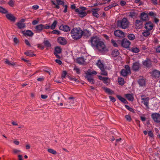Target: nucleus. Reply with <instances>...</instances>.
Masks as SVG:
<instances>
[{
  "instance_id": "49530a36",
  "label": "nucleus",
  "mask_w": 160,
  "mask_h": 160,
  "mask_svg": "<svg viewBox=\"0 0 160 160\" xmlns=\"http://www.w3.org/2000/svg\"><path fill=\"white\" fill-rule=\"evenodd\" d=\"M43 43L47 47H50L51 46V44L48 40L44 41Z\"/></svg>"
},
{
  "instance_id": "f3484780",
  "label": "nucleus",
  "mask_w": 160,
  "mask_h": 160,
  "mask_svg": "<svg viewBox=\"0 0 160 160\" xmlns=\"http://www.w3.org/2000/svg\"><path fill=\"white\" fill-rule=\"evenodd\" d=\"M82 36L85 37H88L91 36V32L90 31L87 29H84L82 31Z\"/></svg>"
},
{
  "instance_id": "a211bd4d",
  "label": "nucleus",
  "mask_w": 160,
  "mask_h": 160,
  "mask_svg": "<svg viewBox=\"0 0 160 160\" xmlns=\"http://www.w3.org/2000/svg\"><path fill=\"white\" fill-rule=\"evenodd\" d=\"M141 19L142 21H146L148 20V15L147 14L143 12L141 14Z\"/></svg>"
},
{
  "instance_id": "dca6fc26",
  "label": "nucleus",
  "mask_w": 160,
  "mask_h": 160,
  "mask_svg": "<svg viewBox=\"0 0 160 160\" xmlns=\"http://www.w3.org/2000/svg\"><path fill=\"white\" fill-rule=\"evenodd\" d=\"M58 42L61 45H64L66 44L67 41L63 37H60L58 38Z\"/></svg>"
},
{
  "instance_id": "5fc2aeb1",
  "label": "nucleus",
  "mask_w": 160,
  "mask_h": 160,
  "mask_svg": "<svg viewBox=\"0 0 160 160\" xmlns=\"http://www.w3.org/2000/svg\"><path fill=\"white\" fill-rule=\"evenodd\" d=\"M73 69L74 71H75L76 72L77 74H79L80 73V69L78 68H77V67H75Z\"/></svg>"
},
{
  "instance_id": "4c0bfd02",
  "label": "nucleus",
  "mask_w": 160,
  "mask_h": 160,
  "mask_svg": "<svg viewBox=\"0 0 160 160\" xmlns=\"http://www.w3.org/2000/svg\"><path fill=\"white\" fill-rule=\"evenodd\" d=\"M118 82L120 85H123L124 83V79L122 78H118Z\"/></svg>"
},
{
  "instance_id": "bb28decb",
  "label": "nucleus",
  "mask_w": 160,
  "mask_h": 160,
  "mask_svg": "<svg viewBox=\"0 0 160 160\" xmlns=\"http://www.w3.org/2000/svg\"><path fill=\"white\" fill-rule=\"evenodd\" d=\"M22 33L25 35H27L30 37H32L33 34V33L30 30H27L25 32L24 31L22 32Z\"/></svg>"
},
{
  "instance_id": "6e6552de",
  "label": "nucleus",
  "mask_w": 160,
  "mask_h": 160,
  "mask_svg": "<svg viewBox=\"0 0 160 160\" xmlns=\"http://www.w3.org/2000/svg\"><path fill=\"white\" fill-rule=\"evenodd\" d=\"M151 117L154 121L157 123L160 122V114L158 113L152 114Z\"/></svg>"
},
{
  "instance_id": "79ce46f5",
  "label": "nucleus",
  "mask_w": 160,
  "mask_h": 160,
  "mask_svg": "<svg viewBox=\"0 0 160 160\" xmlns=\"http://www.w3.org/2000/svg\"><path fill=\"white\" fill-rule=\"evenodd\" d=\"M149 30H146L144 31L142 33V34L143 36L145 37H148L149 36L150 34V32L149 31Z\"/></svg>"
},
{
  "instance_id": "de8ad7c7",
  "label": "nucleus",
  "mask_w": 160,
  "mask_h": 160,
  "mask_svg": "<svg viewBox=\"0 0 160 160\" xmlns=\"http://www.w3.org/2000/svg\"><path fill=\"white\" fill-rule=\"evenodd\" d=\"M129 16L132 18H134L137 16V14L135 12H130Z\"/></svg>"
},
{
  "instance_id": "473e14b6",
  "label": "nucleus",
  "mask_w": 160,
  "mask_h": 160,
  "mask_svg": "<svg viewBox=\"0 0 160 160\" xmlns=\"http://www.w3.org/2000/svg\"><path fill=\"white\" fill-rule=\"evenodd\" d=\"M142 20L141 19L140 20H137L135 22V25L136 26L139 27L140 26H141L142 24Z\"/></svg>"
},
{
  "instance_id": "0eeeda50",
  "label": "nucleus",
  "mask_w": 160,
  "mask_h": 160,
  "mask_svg": "<svg viewBox=\"0 0 160 160\" xmlns=\"http://www.w3.org/2000/svg\"><path fill=\"white\" fill-rule=\"evenodd\" d=\"M142 103H143L148 109L149 108V98L146 97L145 95H142L141 96Z\"/></svg>"
},
{
  "instance_id": "774afa93",
  "label": "nucleus",
  "mask_w": 160,
  "mask_h": 160,
  "mask_svg": "<svg viewBox=\"0 0 160 160\" xmlns=\"http://www.w3.org/2000/svg\"><path fill=\"white\" fill-rule=\"evenodd\" d=\"M56 62L58 63L59 65H61L62 64V61L59 59H56L55 60Z\"/></svg>"
},
{
  "instance_id": "72a5a7b5",
  "label": "nucleus",
  "mask_w": 160,
  "mask_h": 160,
  "mask_svg": "<svg viewBox=\"0 0 160 160\" xmlns=\"http://www.w3.org/2000/svg\"><path fill=\"white\" fill-rule=\"evenodd\" d=\"M119 54V52L117 50L115 49L112 52V54L114 57L117 56Z\"/></svg>"
},
{
  "instance_id": "c03bdc74",
  "label": "nucleus",
  "mask_w": 160,
  "mask_h": 160,
  "mask_svg": "<svg viewBox=\"0 0 160 160\" xmlns=\"http://www.w3.org/2000/svg\"><path fill=\"white\" fill-rule=\"evenodd\" d=\"M101 74L102 75L107 76H108L107 72L105 70V68H103V69L101 70Z\"/></svg>"
},
{
  "instance_id": "f704fd0d",
  "label": "nucleus",
  "mask_w": 160,
  "mask_h": 160,
  "mask_svg": "<svg viewBox=\"0 0 160 160\" xmlns=\"http://www.w3.org/2000/svg\"><path fill=\"white\" fill-rule=\"evenodd\" d=\"M135 35L132 33H130L128 34V38L129 39L131 40H133L135 38Z\"/></svg>"
},
{
  "instance_id": "2eb2a0df",
  "label": "nucleus",
  "mask_w": 160,
  "mask_h": 160,
  "mask_svg": "<svg viewBox=\"0 0 160 160\" xmlns=\"http://www.w3.org/2000/svg\"><path fill=\"white\" fill-rule=\"evenodd\" d=\"M59 28L61 30L66 32L70 31V29L69 26L64 25H61L59 27Z\"/></svg>"
},
{
  "instance_id": "a19ab883",
  "label": "nucleus",
  "mask_w": 160,
  "mask_h": 160,
  "mask_svg": "<svg viewBox=\"0 0 160 160\" xmlns=\"http://www.w3.org/2000/svg\"><path fill=\"white\" fill-rule=\"evenodd\" d=\"M57 24V21L56 20H55L53 22L52 25L50 26V28L52 30L54 29Z\"/></svg>"
},
{
  "instance_id": "603ef678",
  "label": "nucleus",
  "mask_w": 160,
  "mask_h": 160,
  "mask_svg": "<svg viewBox=\"0 0 160 160\" xmlns=\"http://www.w3.org/2000/svg\"><path fill=\"white\" fill-rule=\"evenodd\" d=\"M67 74V72L66 71H63L62 74L61 78L62 79H63L65 77Z\"/></svg>"
},
{
  "instance_id": "4d7b16f0",
  "label": "nucleus",
  "mask_w": 160,
  "mask_h": 160,
  "mask_svg": "<svg viewBox=\"0 0 160 160\" xmlns=\"http://www.w3.org/2000/svg\"><path fill=\"white\" fill-rule=\"evenodd\" d=\"M148 14L152 17H155L156 16V14L152 12H150L148 13Z\"/></svg>"
},
{
  "instance_id": "f8f14e48",
  "label": "nucleus",
  "mask_w": 160,
  "mask_h": 160,
  "mask_svg": "<svg viewBox=\"0 0 160 160\" xmlns=\"http://www.w3.org/2000/svg\"><path fill=\"white\" fill-rule=\"evenodd\" d=\"M154 25L151 22L149 21L146 22L145 24V28L146 30L150 31L152 29Z\"/></svg>"
},
{
  "instance_id": "4be33fe9",
  "label": "nucleus",
  "mask_w": 160,
  "mask_h": 160,
  "mask_svg": "<svg viewBox=\"0 0 160 160\" xmlns=\"http://www.w3.org/2000/svg\"><path fill=\"white\" fill-rule=\"evenodd\" d=\"M85 78H87L88 80L91 84H94L95 83V81L92 76L88 75H86Z\"/></svg>"
},
{
  "instance_id": "3c124183",
  "label": "nucleus",
  "mask_w": 160,
  "mask_h": 160,
  "mask_svg": "<svg viewBox=\"0 0 160 160\" xmlns=\"http://www.w3.org/2000/svg\"><path fill=\"white\" fill-rule=\"evenodd\" d=\"M57 3L58 5H64V2L63 1L61 0H56Z\"/></svg>"
},
{
  "instance_id": "13d9d810",
  "label": "nucleus",
  "mask_w": 160,
  "mask_h": 160,
  "mask_svg": "<svg viewBox=\"0 0 160 160\" xmlns=\"http://www.w3.org/2000/svg\"><path fill=\"white\" fill-rule=\"evenodd\" d=\"M111 41L112 43V44L115 47H118V45L117 44V43H116L115 41H114V40H113V39H112Z\"/></svg>"
},
{
  "instance_id": "c85d7f7f",
  "label": "nucleus",
  "mask_w": 160,
  "mask_h": 160,
  "mask_svg": "<svg viewBox=\"0 0 160 160\" xmlns=\"http://www.w3.org/2000/svg\"><path fill=\"white\" fill-rule=\"evenodd\" d=\"M117 97L119 100H120L123 103L125 104L128 103V102L127 100L124 98L122 97L121 96L119 95H117Z\"/></svg>"
},
{
  "instance_id": "bf43d9fd",
  "label": "nucleus",
  "mask_w": 160,
  "mask_h": 160,
  "mask_svg": "<svg viewBox=\"0 0 160 160\" xmlns=\"http://www.w3.org/2000/svg\"><path fill=\"white\" fill-rule=\"evenodd\" d=\"M125 117L127 120L130 121L131 120V118L130 116L128 115H126L125 116Z\"/></svg>"
},
{
  "instance_id": "c9c22d12",
  "label": "nucleus",
  "mask_w": 160,
  "mask_h": 160,
  "mask_svg": "<svg viewBox=\"0 0 160 160\" xmlns=\"http://www.w3.org/2000/svg\"><path fill=\"white\" fill-rule=\"evenodd\" d=\"M24 54L27 56H29L31 57H33L35 56V55L33 54L31 51H28L24 53Z\"/></svg>"
},
{
  "instance_id": "423d86ee",
  "label": "nucleus",
  "mask_w": 160,
  "mask_h": 160,
  "mask_svg": "<svg viewBox=\"0 0 160 160\" xmlns=\"http://www.w3.org/2000/svg\"><path fill=\"white\" fill-rule=\"evenodd\" d=\"M125 69H122L120 72L121 75L123 77H126L128 74L131 73L130 68L129 66H125Z\"/></svg>"
},
{
  "instance_id": "6e6d98bb",
  "label": "nucleus",
  "mask_w": 160,
  "mask_h": 160,
  "mask_svg": "<svg viewBox=\"0 0 160 160\" xmlns=\"http://www.w3.org/2000/svg\"><path fill=\"white\" fill-rule=\"evenodd\" d=\"M21 152V151L20 150H17L16 149H14L13 150V152L14 154H17Z\"/></svg>"
},
{
  "instance_id": "1a4fd4ad",
  "label": "nucleus",
  "mask_w": 160,
  "mask_h": 160,
  "mask_svg": "<svg viewBox=\"0 0 160 160\" xmlns=\"http://www.w3.org/2000/svg\"><path fill=\"white\" fill-rule=\"evenodd\" d=\"M152 78H159L160 77V72L157 70H154L150 72Z\"/></svg>"
},
{
  "instance_id": "680f3d73",
  "label": "nucleus",
  "mask_w": 160,
  "mask_h": 160,
  "mask_svg": "<svg viewBox=\"0 0 160 160\" xmlns=\"http://www.w3.org/2000/svg\"><path fill=\"white\" fill-rule=\"evenodd\" d=\"M68 78L71 80L72 81H74L75 82H78V80L77 79L75 78H72L70 76H68Z\"/></svg>"
},
{
  "instance_id": "c756f323",
  "label": "nucleus",
  "mask_w": 160,
  "mask_h": 160,
  "mask_svg": "<svg viewBox=\"0 0 160 160\" xmlns=\"http://www.w3.org/2000/svg\"><path fill=\"white\" fill-rule=\"evenodd\" d=\"M97 65L101 70L103 69L104 68L103 64L101 62L100 60H98L97 63Z\"/></svg>"
},
{
  "instance_id": "9d476101",
  "label": "nucleus",
  "mask_w": 160,
  "mask_h": 160,
  "mask_svg": "<svg viewBox=\"0 0 160 160\" xmlns=\"http://www.w3.org/2000/svg\"><path fill=\"white\" fill-rule=\"evenodd\" d=\"M122 46L125 48H127L131 44V42L127 39L124 38L122 39L121 42Z\"/></svg>"
},
{
  "instance_id": "ddd939ff",
  "label": "nucleus",
  "mask_w": 160,
  "mask_h": 160,
  "mask_svg": "<svg viewBox=\"0 0 160 160\" xmlns=\"http://www.w3.org/2000/svg\"><path fill=\"white\" fill-rule=\"evenodd\" d=\"M142 64L146 67L150 68L151 66L152 62L150 59L147 58L142 62Z\"/></svg>"
},
{
  "instance_id": "f03ea898",
  "label": "nucleus",
  "mask_w": 160,
  "mask_h": 160,
  "mask_svg": "<svg viewBox=\"0 0 160 160\" xmlns=\"http://www.w3.org/2000/svg\"><path fill=\"white\" fill-rule=\"evenodd\" d=\"M129 22L126 18H124L122 20H118L117 22L118 26L123 29L127 28L129 27Z\"/></svg>"
},
{
  "instance_id": "864d4df0",
  "label": "nucleus",
  "mask_w": 160,
  "mask_h": 160,
  "mask_svg": "<svg viewBox=\"0 0 160 160\" xmlns=\"http://www.w3.org/2000/svg\"><path fill=\"white\" fill-rule=\"evenodd\" d=\"M118 5V4L116 3H113L110 5L108 6L109 7H110V9L112 8V7H115Z\"/></svg>"
},
{
  "instance_id": "b1692460",
  "label": "nucleus",
  "mask_w": 160,
  "mask_h": 160,
  "mask_svg": "<svg viewBox=\"0 0 160 160\" xmlns=\"http://www.w3.org/2000/svg\"><path fill=\"white\" fill-rule=\"evenodd\" d=\"M103 89L105 92L109 95H112L114 93V91L108 88L104 87Z\"/></svg>"
},
{
  "instance_id": "f257e3e1",
  "label": "nucleus",
  "mask_w": 160,
  "mask_h": 160,
  "mask_svg": "<svg viewBox=\"0 0 160 160\" xmlns=\"http://www.w3.org/2000/svg\"><path fill=\"white\" fill-rule=\"evenodd\" d=\"M82 30L80 28H74L71 30L70 34L73 39L77 40L82 37Z\"/></svg>"
},
{
  "instance_id": "cd10ccee",
  "label": "nucleus",
  "mask_w": 160,
  "mask_h": 160,
  "mask_svg": "<svg viewBox=\"0 0 160 160\" xmlns=\"http://www.w3.org/2000/svg\"><path fill=\"white\" fill-rule=\"evenodd\" d=\"M138 82L141 86H143L145 85V80L143 78L139 79L138 81Z\"/></svg>"
},
{
  "instance_id": "e2e57ef3",
  "label": "nucleus",
  "mask_w": 160,
  "mask_h": 160,
  "mask_svg": "<svg viewBox=\"0 0 160 160\" xmlns=\"http://www.w3.org/2000/svg\"><path fill=\"white\" fill-rule=\"evenodd\" d=\"M109 98L110 100L113 102H114L116 100L115 98L113 97L110 96H109Z\"/></svg>"
},
{
  "instance_id": "2f4dec72",
  "label": "nucleus",
  "mask_w": 160,
  "mask_h": 160,
  "mask_svg": "<svg viewBox=\"0 0 160 160\" xmlns=\"http://www.w3.org/2000/svg\"><path fill=\"white\" fill-rule=\"evenodd\" d=\"M5 63L8 64L9 66H14L16 65V64L15 63L12 62H10L9 60H8L7 59H6L5 61Z\"/></svg>"
},
{
  "instance_id": "0e129e2a",
  "label": "nucleus",
  "mask_w": 160,
  "mask_h": 160,
  "mask_svg": "<svg viewBox=\"0 0 160 160\" xmlns=\"http://www.w3.org/2000/svg\"><path fill=\"white\" fill-rule=\"evenodd\" d=\"M25 44L27 45L28 46H29L30 47H31V45L29 42L28 41V40H27V39L25 40Z\"/></svg>"
},
{
  "instance_id": "338daca9",
  "label": "nucleus",
  "mask_w": 160,
  "mask_h": 160,
  "mask_svg": "<svg viewBox=\"0 0 160 160\" xmlns=\"http://www.w3.org/2000/svg\"><path fill=\"white\" fill-rule=\"evenodd\" d=\"M38 48H41V49H43L44 48V47L40 44H38Z\"/></svg>"
},
{
  "instance_id": "412c9836",
  "label": "nucleus",
  "mask_w": 160,
  "mask_h": 160,
  "mask_svg": "<svg viewBox=\"0 0 160 160\" xmlns=\"http://www.w3.org/2000/svg\"><path fill=\"white\" fill-rule=\"evenodd\" d=\"M99 8L93 9L92 10V14L93 15L96 17L98 18L99 16V14L97 13V12L99 11Z\"/></svg>"
},
{
  "instance_id": "e433bc0d",
  "label": "nucleus",
  "mask_w": 160,
  "mask_h": 160,
  "mask_svg": "<svg viewBox=\"0 0 160 160\" xmlns=\"http://www.w3.org/2000/svg\"><path fill=\"white\" fill-rule=\"evenodd\" d=\"M131 49V51L134 53H138L140 51L139 49L137 47H132Z\"/></svg>"
},
{
  "instance_id": "9b49d317",
  "label": "nucleus",
  "mask_w": 160,
  "mask_h": 160,
  "mask_svg": "<svg viewBox=\"0 0 160 160\" xmlns=\"http://www.w3.org/2000/svg\"><path fill=\"white\" fill-rule=\"evenodd\" d=\"M114 34L116 36L120 38H123L124 37V33L120 30H115L114 32Z\"/></svg>"
},
{
  "instance_id": "09e8293b",
  "label": "nucleus",
  "mask_w": 160,
  "mask_h": 160,
  "mask_svg": "<svg viewBox=\"0 0 160 160\" xmlns=\"http://www.w3.org/2000/svg\"><path fill=\"white\" fill-rule=\"evenodd\" d=\"M125 107L129 111H130L131 112H134V110L132 108L130 107L128 105H125Z\"/></svg>"
},
{
  "instance_id": "8fccbe9b",
  "label": "nucleus",
  "mask_w": 160,
  "mask_h": 160,
  "mask_svg": "<svg viewBox=\"0 0 160 160\" xmlns=\"http://www.w3.org/2000/svg\"><path fill=\"white\" fill-rule=\"evenodd\" d=\"M14 1H13L12 0H10L8 2V4L11 7H12L14 5Z\"/></svg>"
},
{
  "instance_id": "20e7f679",
  "label": "nucleus",
  "mask_w": 160,
  "mask_h": 160,
  "mask_svg": "<svg viewBox=\"0 0 160 160\" xmlns=\"http://www.w3.org/2000/svg\"><path fill=\"white\" fill-rule=\"evenodd\" d=\"M80 8L81 10L77 8L75 9V11L78 13L80 17H83L87 15V13L85 11L86 9V8L83 7H81Z\"/></svg>"
},
{
  "instance_id": "7c9ffc66",
  "label": "nucleus",
  "mask_w": 160,
  "mask_h": 160,
  "mask_svg": "<svg viewBox=\"0 0 160 160\" xmlns=\"http://www.w3.org/2000/svg\"><path fill=\"white\" fill-rule=\"evenodd\" d=\"M126 98L128 100L130 101H132L133 100L134 98L133 95L131 94H128L125 95Z\"/></svg>"
},
{
  "instance_id": "393cba45",
  "label": "nucleus",
  "mask_w": 160,
  "mask_h": 160,
  "mask_svg": "<svg viewBox=\"0 0 160 160\" xmlns=\"http://www.w3.org/2000/svg\"><path fill=\"white\" fill-rule=\"evenodd\" d=\"M85 74H86V75H90L92 74L96 75L97 74V72L95 71H92L90 69H88L87 72H85Z\"/></svg>"
},
{
  "instance_id": "4468645a",
  "label": "nucleus",
  "mask_w": 160,
  "mask_h": 160,
  "mask_svg": "<svg viewBox=\"0 0 160 160\" xmlns=\"http://www.w3.org/2000/svg\"><path fill=\"white\" fill-rule=\"evenodd\" d=\"M6 16L7 19L11 21L15 22L16 19V18L11 13H9L6 14Z\"/></svg>"
},
{
  "instance_id": "052dcab7",
  "label": "nucleus",
  "mask_w": 160,
  "mask_h": 160,
  "mask_svg": "<svg viewBox=\"0 0 160 160\" xmlns=\"http://www.w3.org/2000/svg\"><path fill=\"white\" fill-rule=\"evenodd\" d=\"M52 33L53 34H57L58 35L60 34L59 32L57 30H53L52 31Z\"/></svg>"
},
{
  "instance_id": "a878e982",
  "label": "nucleus",
  "mask_w": 160,
  "mask_h": 160,
  "mask_svg": "<svg viewBox=\"0 0 160 160\" xmlns=\"http://www.w3.org/2000/svg\"><path fill=\"white\" fill-rule=\"evenodd\" d=\"M16 25L19 29L24 28L26 26L25 24L24 23H22L21 22H18Z\"/></svg>"
},
{
  "instance_id": "69168bd1",
  "label": "nucleus",
  "mask_w": 160,
  "mask_h": 160,
  "mask_svg": "<svg viewBox=\"0 0 160 160\" xmlns=\"http://www.w3.org/2000/svg\"><path fill=\"white\" fill-rule=\"evenodd\" d=\"M148 135L149 136L151 137H153V133H152V131H149L148 133Z\"/></svg>"
},
{
  "instance_id": "7ed1b4c3",
  "label": "nucleus",
  "mask_w": 160,
  "mask_h": 160,
  "mask_svg": "<svg viewBox=\"0 0 160 160\" xmlns=\"http://www.w3.org/2000/svg\"><path fill=\"white\" fill-rule=\"evenodd\" d=\"M95 48L101 52H105L107 50L104 42L101 41L95 46Z\"/></svg>"
},
{
  "instance_id": "39448f33",
  "label": "nucleus",
  "mask_w": 160,
  "mask_h": 160,
  "mask_svg": "<svg viewBox=\"0 0 160 160\" xmlns=\"http://www.w3.org/2000/svg\"><path fill=\"white\" fill-rule=\"evenodd\" d=\"M101 41V40L97 36L92 37L90 39L92 46L94 47H95Z\"/></svg>"
},
{
  "instance_id": "5701e85b",
  "label": "nucleus",
  "mask_w": 160,
  "mask_h": 160,
  "mask_svg": "<svg viewBox=\"0 0 160 160\" xmlns=\"http://www.w3.org/2000/svg\"><path fill=\"white\" fill-rule=\"evenodd\" d=\"M35 28L37 32H39L43 28V25L40 24L37 25L36 26Z\"/></svg>"
},
{
  "instance_id": "58836bf2",
  "label": "nucleus",
  "mask_w": 160,
  "mask_h": 160,
  "mask_svg": "<svg viewBox=\"0 0 160 160\" xmlns=\"http://www.w3.org/2000/svg\"><path fill=\"white\" fill-rule=\"evenodd\" d=\"M77 62L80 64L83 63L84 62V58L82 57L78 58L77 59Z\"/></svg>"
},
{
  "instance_id": "37998d69",
  "label": "nucleus",
  "mask_w": 160,
  "mask_h": 160,
  "mask_svg": "<svg viewBox=\"0 0 160 160\" xmlns=\"http://www.w3.org/2000/svg\"><path fill=\"white\" fill-rule=\"evenodd\" d=\"M48 151L49 152L51 153L54 155H56L57 154V152L56 151L54 150H53V149H52V148H49V149H48Z\"/></svg>"
},
{
  "instance_id": "6ab92c4d",
  "label": "nucleus",
  "mask_w": 160,
  "mask_h": 160,
  "mask_svg": "<svg viewBox=\"0 0 160 160\" xmlns=\"http://www.w3.org/2000/svg\"><path fill=\"white\" fill-rule=\"evenodd\" d=\"M140 67V64L138 62H135L133 63L132 69L134 71L138 70Z\"/></svg>"
},
{
  "instance_id": "ea45409f",
  "label": "nucleus",
  "mask_w": 160,
  "mask_h": 160,
  "mask_svg": "<svg viewBox=\"0 0 160 160\" xmlns=\"http://www.w3.org/2000/svg\"><path fill=\"white\" fill-rule=\"evenodd\" d=\"M0 12L2 13L6 14L8 12V11L5 8L0 6Z\"/></svg>"
},
{
  "instance_id": "aec40b11",
  "label": "nucleus",
  "mask_w": 160,
  "mask_h": 160,
  "mask_svg": "<svg viewBox=\"0 0 160 160\" xmlns=\"http://www.w3.org/2000/svg\"><path fill=\"white\" fill-rule=\"evenodd\" d=\"M98 78L100 80H102L104 83L107 84L108 83V80L109 79V78L103 77L101 76H98Z\"/></svg>"
},
{
  "instance_id": "a18cd8bd",
  "label": "nucleus",
  "mask_w": 160,
  "mask_h": 160,
  "mask_svg": "<svg viewBox=\"0 0 160 160\" xmlns=\"http://www.w3.org/2000/svg\"><path fill=\"white\" fill-rule=\"evenodd\" d=\"M61 52V49L58 47H56L55 48L54 52L58 53H60Z\"/></svg>"
}]
</instances>
